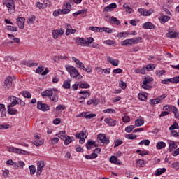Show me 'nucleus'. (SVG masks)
Masks as SVG:
<instances>
[{"instance_id":"a211bd4d","label":"nucleus","mask_w":179,"mask_h":179,"mask_svg":"<svg viewBox=\"0 0 179 179\" xmlns=\"http://www.w3.org/2000/svg\"><path fill=\"white\" fill-rule=\"evenodd\" d=\"M107 60L108 61L109 64H113V66H118V64H120V60L118 59H113L108 56L107 57Z\"/></svg>"},{"instance_id":"72a5a7b5","label":"nucleus","mask_w":179,"mask_h":179,"mask_svg":"<svg viewBox=\"0 0 179 179\" xmlns=\"http://www.w3.org/2000/svg\"><path fill=\"white\" fill-rule=\"evenodd\" d=\"M159 20H161V23L164 24L166 22H169L170 20V17L167 15H164Z\"/></svg>"},{"instance_id":"cd10ccee","label":"nucleus","mask_w":179,"mask_h":179,"mask_svg":"<svg viewBox=\"0 0 179 179\" xmlns=\"http://www.w3.org/2000/svg\"><path fill=\"white\" fill-rule=\"evenodd\" d=\"M121 45H132V38L123 41Z\"/></svg>"},{"instance_id":"39448f33","label":"nucleus","mask_w":179,"mask_h":179,"mask_svg":"<svg viewBox=\"0 0 179 179\" xmlns=\"http://www.w3.org/2000/svg\"><path fill=\"white\" fill-rule=\"evenodd\" d=\"M13 78L12 76H8L4 80L3 87L6 90H9L10 87H12V85H13Z\"/></svg>"},{"instance_id":"ddd939ff","label":"nucleus","mask_w":179,"mask_h":179,"mask_svg":"<svg viewBox=\"0 0 179 179\" xmlns=\"http://www.w3.org/2000/svg\"><path fill=\"white\" fill-rule=\"evenodd\" d=\"M5 5L8 7V11H15V1L13 0H9L8 2H6Z\"/></svg>"},{"instance_id":"680f3d73","label":"nucleus","mask_w":179,"mask_h":179,"mask_svg":"<svg viewBox=\"0 0 179 179\" xmlns=\"http://www.w3.org/2000/svg\"><path fill=\"white\" fill-rule=\"evenodd\" d=\"M59 142V138L55 137V138H52L51 140V143L52 145H57V143Z\"/></svg>"},{"instance_id":"37998d69","label":"nucleus","mask_w":179,"mask_h":179,"mask_svg":"<svg viewBox=\"0 0 179 179\" xmlns=\"http://www.w3.org/2000/svg\"><path fill=\"white\" fill-rule=\"evenodd\" d=\"M103 31H105V33H108V34H111V33H113V29L110 28L102 27L101 33H103Z\"/></svg>"},{"instance_id":"c85d7f7f","label":"nucleus","mask_w":179,"mask_h":179,"mask_svg":"<svg viewBox=\"0 0 179 179\" xmlns=\"http://www.w3.org/2000/svg\"><path fill=\"white\" fill-rule=\"evenodd\" d=\"M165 146H166V143L163 141L158 142L156 145L157 149H158V150H160V149L164 148Z\"/></svg>"},{"instance_id":"c756f323","label":"nucleus","mask_w":179,"mask_h":179,"mask_svg":"<svg viewBox=\"0 0 179 179\" xmlns=\"http://www.w3.org/2000/svg\"><path fill=\"white\" fill-rule=\"evenodd\" d=\"M64 89H71V80H65L63 83Z\"/></svg>"},{"instance_id":"f03ea898","label":"nucleus","mask_w":179,"mask_h":179,"mask_svg":"<svg viewBox=\"0 0 179 179\" xmlns=\"http://www.w3.org/2000/svg\"><path fill=\"white\" fill-rule=\"evenodd\" d=\"M94 41V38L90 37L85 40L83 38H76V43L79 44L82 47L86 45L87 47H90V44Z\"/></svg>"},{"instance_id":"79ce46f5","label":"nucleus","mask_w":179,"mask_h":179,"mask_svg":"<svg viewBox=\"0 0 179 179\" xmlns=\"http://www.w3.org/2000/svg\"><path fill=\"white\" fill-rule=\"evenodd\" d=\"M34 20H36V16H34V15H31V16L28 18L27 24H33V23H34Z\"/></svg>"},{"instance_id":"6e6552de","label":"nucleus","mask_w":179,"mask_h":179,"mask_svg":"<svg viewBox=\"0 0 179 179\" xmlns=\"http://www.w3.org/2000/svg\"><path fill=\"white\" fill-rule=\"evenodd\" d=\"M37 108L41 111H48L50 110V106L45 103H43L42 101L37 102Z\"/></svg>"},{"instance_id":"5fc2aeb1","label":"nucleus","mask_w":179,"mask_h":179,"mask_svg":"<svg viewBox=\"0 0 179 179\" xmlns=\"http://www.w3.org/2000/svg\"><path fill=\"white\" fill-rule=\"evenodd\" d=\"M156 75H157L159 78H160V76H163V75H166V70H161V71H156Z\"/></svg>"},{"instance_id":"a878e982","label":"nucleus","mask_w":179,"mask_h":179,"mask_svg":"<svg viewBox=\"0 0 179 179\" xmlns=\"http://www.w3.org/2000/svg\"><path fill=\"white\" fill-rule=\"evenodd\" d=\"M56 136H57L58 138L64 141V139L66 138V134L65 131H59L58 134H57Z\"/></svg>"},{"instance_id":"c9c22d12","label":"nucleus","mask_w":179,"mask_h":179,"mask_svg":"<svg viewBox=\"0 0 179 179\" xmlns=\"http://www.w3.org/2000/svg\"><path fill=\"white\" fill-rule=\"evenodd\" d=\"M177 36H178V34L174 32V33H171V32H169L166 34V37L168 38H176V37H177Z\"/></svg>"},{"instance_id":"3c124183","label":"nucleus","mask_w":179,"mask_h":179,"mask_svg":"<svg viewBox=\"0 0 179 179\" xmlns=\"http://www.w3.org/2000/svg\"><path fill=\"white\" fill-rule=\"evenodd\" d=\"M110 20H111V22H113V23H115V24H117V26L121 24V22H120V20H118V19H117V17H110Z\"/></svg>"},{"instance_id":"ea45409f","label":"nucleus","mask_w":179,"mask_h":179,"mask_svg":"<svg viewBox=\"0 0 179 179\" xmlns=\"http://www.w3.org/2000/svg\"><path fill=\"white\" fill-rule=\"evenodd\" d=\"M179 126L177 122H173V125L169 127V131H174V129H178Z\"/></svg>"},{"instance_id":"338daca9","label":"nucleus","mask_w":179,"mask_h":179,"mask_svg":"<svg viewBox=\"0 0 179 179\" xmlns=\"http://www.w3.org/2000/svg\"><path fill=\"white\" fill-rule=\"evenodd\" d=\"M123 122H129L131 121V118L129 116H124L122 117Z\"/></svg>"},{"instance_id":"8fccbe9b","label":"nucleus","mask_w":179,"mask_h":179,"mask_svg":"<svg viewBox=\"0 0 179 179\" xmlns=\"http://www.w3.org/2000/svg\"><path fill=\"white\" fill-rule=\"evenodd\" d=\"M94 117H96V114H90V112H87L86 115H85V118L87 120H90L91 118H94Z\"/></svg>"},{"instance_id":"6e6d98bb","label":"nucleus","mask_w":179,"mask_h":179,"mask_svg":"<svg viewBox=\"0 0 179 179\" xmlns=\"http://www.w3.org/2000/svg\"><path fill=\"white\" fill-rule=\"evenodd\" d=\"M104 44H106L107 45H115V43L113 41L111 40H106L104 41Z\"/></svg>"},{"instance_id":"e2e57ef3","label":"nucleus","mask_w":179,"mask_h":179,"mask_svg":"<svg viewBox=\"0 0 179 179\" xmlns=\"http://www.w3.org/2000/svg\"><path fill=\"white\" fill-rule=\"evenodd\" d=\"M66 107L64 105H59L57 108L56 110L58 111H64L65 110Z\"/></svg>"},{"instance_id":"09e8293b","label":"nucleus","mask_w":179,"mask_h":179,"mask_svg":"<svg viewBox=\"0 0 179 179\" xmlns=\"http://www.w3.org/2000/svg\"><path fill=\"white\" fill-rule=\"evenodd\" d=\"M171 83H179V76L171 78Z\"/></svg>"},{"instance_id":"aec40b11","label":"nucleus","mask_w":179,"mask_h":179,"mask_svg":"<svg viewBox=\"0 0 179 179\" xmlns=\"http://www.w3.org/2000/svg\"><path fill=\"white\" fill-rule=\"evenodd\" d=\"M110 163H113L115 164H118L119 166L122 164V162H120V161H118V158H117V157H115L114 155L110 157Z\"/></svg>"},{"instance_id":"423d86ee","label":"nucleus","mask_w":179,"mask_h":179,"mask_svg":"<svg viewBox=\"0 0 179 179\" xmlns=\"http://www.w3.org/2000/svg\"><path fill=\"white\" fill-rule=\"evenodd\" d=\"M76 138L77 139H80L79 143H80L81 145H83V143H85V139L87 138V134H86V131H81L80 133L76 134Z\"/></svg>"},{"instance_id":"f3484780","label":"nucleus","mask_w":179,"mask_h":179,"mask_svg":"<svg viewBox=\"0 0 179 179\" xmlns=\"http://www.w3.org/2000/svg\"><path fill=\"white\" fill-rule=\"evenodd\" d=\"M52 94H54L52 93V90H47L43 91L41 93L42 97H49V98H50L51 96H52Z\"/></svg>"},{"instance_id":"58836bf2","label":"nucleus","mask_w":179,"mask_h":179,"mask_svg":"<svg viewBox=\"0 0 179 179\" xmlns=\"http://www.w3.org/2000/svg\"><path fill=\"white\" fill-rule=\"evenodd\" d=\"M6 30H8L9 31H17V27H12V26H6Z\"/></svg>"},{"instance_id":"412c9836","label":"nucleus","mask_w":179,"mask_h":179,"mask_svg":"<svg viewBox=\"0 0 179 179\" xmlns=\"http://www.w3.org/2000/svg\"><path fill=\"white\" fill-rule=\"evenodd\" d=\"M0 112L1 117H6V108L4 104L0 103Z\"/></svg>"},{"instance_id":"1a4fd4ad","label":"nucleus","mask_w":179,"mask_h":179,"mask_svg":"<svg viewBox=\"0 0 179 179\" xmlns=\"http://www.w3.org/2000/svg\"><path fill=\"white\" fill-rule=\"evenodd\" d=\"M97 139H99V141L105 145H108V143H110V139L107 137L106 134H99L97 136Z\"/></svg>"},{"instance_id":"c03bdc74","label":"nucleus","mask_w":179,"mask_h":179,"mask_svg":"<svg viewBox=\"0 0 179 179\" xmlns=\"http://www.w3.org/2000/svg\"><path fill=\"white\" fill-rule=\"evenodd\" d=\"M49 99L51 101L57 103V101H58V95L57 94H52Z\"/></svg>"},{"instance_id":"393cba45","label":"nucleus","mask_w":179,"mask_h":179,"mask_svg":"<svg viewBox=\"0 0 179 179\" xmlns=\"http://www.w3.org/2000/svg\"><path fill=\"white\" fill-rule=\"evenodd\" d=\"M145 124V120L143 119H137L135 120L134 127H142Z\"/></svg>"},{"instance_id":"6ab92c4d","label":"nucleus","mask_w":179,"mask_h":179,"mask_svg":"<svg viewBox=\"0 0 179 179\" xmlns=\"http://www.w3.org/2000/svg\"><path fill=\"white\" fill-rule=\"evenodd\" d=\"M14 106H8V113L10 115H15L17 114V110L13 108Z\"/></svg>"},{"instance_id":"7ed1b4c3","label":"nucleus","mask_w":179,"mask_h":179,"mask_svg":"<svg viewBox=\"0 0 179 179\" xmlns=\"http://www.w3.org/2000/svg\"><path fill=\"white\" fill-rule=\"evenodd\" d=\"M153 80V78L147 76L144 78L143 85H141V87L143 89H145V90H150L152 89V86L149 84L152 83V81Z\"/></svg>"},{"instance_id":"4d7b16f0","label":"nucleus","mask_w":179,"mask_h":179,"mask_svg":"<svg viewBox=\"0 0 179 179\" xmlns=\"http://www.w3.org/2000/svg\"><path fill=\"white\" fill-rule=\"evenodd\" d=\"M150 104H154V105L155 104H160L159 100L157 98L154 99H150Z\"/></svg>"},{"instance_id":"b1692460","label":"nucleus","mask_w":179,"mask_h":179,"mask_svg":"<svg viewBox=\"0 0 179 179\" xmlns=\"http://www.w3.org/2000/svg\"><path fill=\"white\" fill-rule=\"evenodd\" d=\"M145 165H146V162L143 159H138L136 162V167H143Z\"/></svg>"},{"instance_id":"f257e3e1","label":"nucleus","mask_w":179,"mask_h":179,"mask_svg":"<svg viewBox=\"0 0 179 179\" xmlns=\"http://www.w3.org/2000/svg\"><path fill=\"white\" fill-rule=\"evenodd\" d=\"M66 71L70 73L71 78H77L78 79H82L83 76L79 73L78 69L73 66L66 65Z\"/></svg>"},{"instance_id":"69168bd1","label":"nucleus","mask_w":179,"mask_h":179,"mask_svg":"<svg viewBox=\"0 0 179 179\" xmlns=\"http://www.w3.org/2000/svg\"><path fill=\"white\" fill-rule=\"evenodd\" d=\"M44 71V66H39L36 69V73H41Z\"/></svg>"},{"instance_id":"864d4df0","label":"nucleus","mask_w":179,"mask_h":179,"mask_svg":"<svg viewBox=\"0 0 179 179\" xmlns=\"http://www.w3.org/2000/svg\"><path fill=\"white\" fill-rule=\"evenodd\" d=\"M138 99L139 100H141V101H145V100L148 99V96L143 94H138Z\"/></svg>"},{"instance_id":"13d9d810","label":"nucleus","mask_w":179,"mask_h":179,"mask_svg":"<svg viewBox=\"0 0 179 179\" xmlns=\"http://www.w3.org/2000/svg\"><path fill=\"white\" fill-rule=\"evenodd\" d=\"M126 139H136V135L135 134H127L125 136Z\"/></svg>"},{"instance_id":"603ef678","label":"nucleus","mask_w":179,"mask_h":179,"mask_svg":"<svg viewBox=\"0 0 179 179\" xmlns=\"http://www.w3.org/2000/svg\"><path fill=\"white\" fill-rule=\"evenodd\" d=\"M155 68H156V65H155V64H148L145 67L147 71H153V69H155Z\"/></svg>"},{"instance_id":"473e14b6","label":"nucleus","mask_w":179,"mask_h":179,"mask_svg":"<svg viewBox=\"0 0 179 179\" xmlns=\"http://www.w3.org/2000/svg\"><path fill=\"white\" fill-rule=\"evenodd\" d=\"M45 164H44L43 161H40L38 162V171H41L44 169Z\"/></svg>"},{"instance_id":"bb28decb","label":"nucleus","mask_w":179,"mask_h":179,"mask_svg":"<svg viewBox=\"0 0 179 179\" xmlns=\"http://www.w3.org/2000/svg\"><path fill=\"white\" fill-rule=\"evenodd\" d=\"M64 29H66V36H69L71 30H72V26L69 24H64Z\"/></svg>"},{"instance_id":"f8f14e48","label":"nucleus","mask_w":179,"mask_h":179,"mask_svg":"<svg viewBox=\"0 0 179 179\" xmlns=\"http://www.w3.org/2000/svg\"><path fill=\"white\" fill-rule=\"evenodd\" d=\"M8 99L11 103L8 105L10 107H15L17 104H19V98L11 96L8 97Z\"/></svg>"},{"instance_id":"20e7f679","label":"nucleus","mask_w":179,"mask_h":179,"mask_svg":"<svg viewBox=\"0 0 179 179\" xmlns=\"http://www.w3.org/2000/svg\"><path fill=\"white\" fill-rule=\"evenodd\" d=\"M163 110H164V111H172L174 114L175 118H178L179 117L178 109H177L176 106L166 105L164 106Z\"/></svg>"},{"instance_id":"9b49d317","label":"nucleus","mask_w":179,"mask_h":179,"mask_svg":"<svg viewBox=\"0 0 179 179\" xmlns=\"http://www.w3.org/2000/svg\"><path fill=\"white\" fill-rule=\"evenodd\" d=\"M64 33H65V29H62V28L53 30L52 31L53 38L55 40H57V38H58V36H62Z\"/></svg>"},{"instance_id":"9d476101","label":"nucleus","mask_w":179,"mask_h":179,"mask_svg":"<svg viewBox=\"0 0 179 179\" xmlns=\"http://www.w3.org/2000/svg\"><path fill=\"white\" fill-rule=\"evenodd\" d=\"M138 12L142 15V16H150L152 13H153L154 10L153 9L150 8L148 10L144 8H138Z\"/></svg>"},{"instance_id":"bf43d9fd","label":"nucleus","mask_w":179,"mask_h":179,"mask_svg":"<svg viewBox=\"0 0 179 179\" xmlns=\"http://www.w3.org/2000/svg\"><path fill=\"white\" fill-rule=\"evenodd\" d=\"M123 8L124 9H127L126 12H129V13H132V9L131 8V7L127 4H124L123 5Z\"/></svg>"},{"instance_id":"f704fd0d","label":"nucleus","mask_w":179,"mask_h":179,"mask_svg":"<svg viewBox=\"0 0 179 179\" xmlns=\"http://www.w3.org/2000/svg\"><path fill=\"white\" fill-rule=\"evenodd\" d=\"M72 59H73V61H74V62H76V64L77 66H78V68H82L83 63L80 62V60L78 59L75 57H73Z\"/></svg>"},{"instance_id":"4c0bfd02","label":"nucleus","mask_w":179,"mask_h":179,"mask_svg":"<svg viewBox=\"0 0 179 179\" xmlns=\"http://www.w3.org/2000/svg\"><path fill=\"white\" fill-rule=\"evenodd\" d=\"M177 145H176V143L174 141H171L169 143V151L172 152L173 149H176Z\"/></svg>"},{"instance_id":"0e129e2a","label":"nucleus","mask_w":179,"mask_h":179,"mask_svg":"<svg viewBox=\"0 0 179 179\" xmlns=\"http://www.w3.org/2000/svg\"><path fill=\"white\" fill-rule=\"evenodd\" d=\"M103 113H108L109 114H115V110L114 109H106L103 110Z\"/></svg>"},{"instance_id":"4be33fe9","label":"nucleus","mask_w":179,"mask_h":179,"mask_svg":"<svg viewBox=\"0 0 179 179\" xmlns=\"http://www.w3.org/2000/svg\"><path fill=\"white\" fill-rule=\"evenodd\" d=\"M74 139L75 138L73 137L67 136L66 137H65V139H64V145L66 146H68V145H69L71 142H73Z\"/></svg>"},{"instance_id":"a18cd8bd","label":"nucleus","mask_w":179,"mask_h":179,"mask_svg":"<svg viewBox=\"0 0 179 179\" xmlns=\"http://www.w3.org/2000/svg\"><path fill=\"white\" fill-rule=\"evenodd\" d=\"M136 127L134 125H130L128 126L125 128V131L127 132H128V134H129V132H132V131H134V129H135Z\"/></svg>"},{"instance_id":"2f4dec72","label":"nucleus","mask_w":179,"mask_h":179,"mask_svg":"<svg viewBox=\"0 0 179 179\" xmlns=\"http://www.w3.org/2000/svg\"><path fill=\"white\" fill-rule=\"evenodd\" d=\"M163 173H166V168H162V169H157L156 171L155 176H162Z\"/></svg>"},{"instance_id":"49530a36","label":"nucleus","mask_w":179,"mask_h":179,"mask_svg":"<svg viewBox=\"0 0 179 179\" xmlns=\"http://www.w3.org/2000/svg\"><path fill=\"white\" fill-rule=\"evenodd\" d=\"M29 169L30 170L31 176H33V174H36V166H34V165L29 166Z\"/></svg>"},{"instance_id":"a19ab883","label":"nucleus","mask_w":179,"mask_h":179,"mask_svg":"<svg viewBox=\"0 0 179 179\" xmlns=\"http://www.w3.org/2000/svg\"><path fill=\"white\" fill-rule=\"evenodd\" d=\"M22 95L25 99H31V94L29 91H23Z\"/></svg>"},{"instance_id":"774afa93","label":"nucleus","mask_w":179,"mask_h":179,"mask_svg":"<svg viewBox=\"0 0 179 179\" xmlns=\"http://www.w3.org/2000/svg\"><path fill=\"white\" fill-rule=\"evenodd\" d=\"M120 87L121 89H127V83L122 80L121 83L120 84Z\"/></svg>"},{"instance_id":"dca6fc26","label":"nucleus","mask_w":179,"mask_h":179,"mask_svg":"<svg viewBox=\"0 0 179 179\" xmlns=\"http://www.w3.org/2000/svg\"><path fill=\"white\" fill-rule=\"evenodd\" d=\"M143 29H151L152 30H156V27L155 24H152V22H145L143 24Z\"/></svg>"},{"instance_id":"7c9ffc66","label":"nucleus","mask_w":179,"mask_h":179,"mask_svg":"<svg viewBox=\"0 0 179 179\" xmlns=\"http://www.w3.org/2000/svg\"><path fill=\"white\" fill-rule=\"evenodd\" d=\"M93 145H94V141H92V140H88L87 143L85 145L87 150H90Z\"/></svg>"},{"instance_id":"4468645a","label":"nucleus","mask_w":179,"mask_h":179,"mask_svg":"<svg viewBox=\"0 0 179 179\" xmlns=\"http://www.w3.org/2000/svg\"><path fill=\"white\" fill-rule=\"evenodd\" d=\"M26 19L24 17H17L16 19L17 24L20 29H24V22Z\"/></svg>"},{"instance_id":"de8ad7c7","label":"nucleus","mask_w":179,"mask_h":179,"mask_svg":"<svg viewBox=\"0 0 179 179\" xmlns=\"http://www.w3.org/2000/svg\"><path fill=\"white\" fill-rule=\"evenodd\" d=\"M141 41H142L141 37H138L136 38H131L132 44H138V43H141Z\"/></svg>"},{"instance_id":"2eb2a0df","label":"nucleus","mask_w":179,"mask_h":179,"mask_svg":"<svg viewBox=\"0 0 179 179\" xmlns=\"http://www.w3.org/2000/svg\"><path fill=\"white\" fill-rule=\"evenodd\" d=\"M106 124H107L108 125H109V127H115L117 125V120H113L112 118H106L104 120Z\"/></svg>"},{"instance_id":"052dcab7","label":"nucleus","mask_w":179,"mask_h":179,"mask_svg":"<svg viewBox=\"0 0 179 179\" xmlns=\"http://www.w3.org/2000/svg\"><path fill=\"white\" fill-rule=\"evenodd\" d=\"M90 47H92V48H100V45L96 42H92Z\"/></svg>"},{"instance_id":"5701e85b","label":"nucleus","mask_w":179,"mask_h":179,"mask_svg":"<svg viewBox=\"0 0 179 179\" xmlns=\"http://www.w3.org/2000/svg\"><path fill=\"white\" fill-rule=\"evenodd\" d=\"M78 86H79L80 89H89V87H90V85H89L86 82L79 83Z\"/></svg>"},{"instance_id":"e433bc0d","label":"nucleus","mask_w":179,"mask_h":179,"mask_svg":"<svg viewBox=\"0 0 179 179\" xmlns=\"http://www.w3.org/2000/svg\"><path fill=\"white\" fill-rule=\"evenodd\" d=\"M89 30H92V31H95L96 33L101 32V28L99 27H90Z\"/></svg>"},{"instance_id":"0eeeda50","label":"nucleus","mask_w":179,"mask_h":179,"mask_svg":"<svg viewBox=\"0 0 179 179\" xmlns=\"http://www.w3.org/2000/svg\"><path fill=\"white\" fill-rule=\"evenodd\" d=\"M34 141H32L33 145H35V146H41L44 143V141L40 140L41 139V135H34Z\"/></svg>"}]
</instances>
